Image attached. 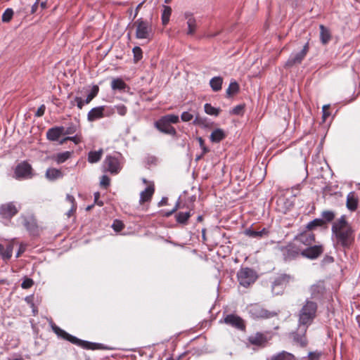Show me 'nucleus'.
I'll return each mask as SVG.
<instances>
[{
    "label": "nucleus",
    "mask_w": 360,
    "mask_h": 360,
    "mask_svg": "<svg viewBox=\"0 0 360 360\" xmlns=\"http://www.w3.org/2000/svg\"><path fill=\"white\" fill-rule=\"evenodd\" d=\"M318 304L316 302L307 298L298 313V323L309 327L316 316Z\"/></svg>",
    "instance_id": "3"
},
{
    "label": "nucleus",
    "mask_w": 360,
    "mask_h": 360,
    "mask_svg": "<svg viewBox=\"0 0 360 360\" xmlns=\"http://www.w3.org/2000/svg\"><path fill=\"white\" fill-rule=\"evenodd\" d=\"M243 109H244L243 105H238L235 106L231 110L230 112H231V114H233V115H239L243 113Z\"/></svg>",
    "instance_id": "54"
},
{
    "label": "nucleus",
    "mask_w": 360,
    "mask_h": 360,
    "mask_svg": "<svg viewBox=\"0 0 360 360\" xmlns=\"http://www.w3.org/2000/svg\"><path fill=\"white\" fill-rule=\"evenodd\" d=\"M21 209V205L17 202H8L0 205V216L3 219H11L16 215Z\"/></svg>",
    "instance_id": "12"
},
{
    "label": "nucleus",
    "mask_w": 360,
    "mask_h": 360,
    "mask_svg": "<svg viewBox=\"0 0 360 360\" xmlns=\"http://www.w3.org/2000/svg\"><path fill=\"white\" fill-rule=\"evenodd\" d=\"M184 18L186 20L188 30L186 32L187 35H193L197 30V22L193 14L191 12L186 11L184 14Z\"/></svg>",
    "instance_id": "20"
},
{
    "label": "nucleus",
    "mask_w": 360,
    "mask_h": 360,
    "mask_svg": "<svg viewBox=\"0 0 360 360\" xmlns=\"http://www.w3.org/2000/svg\"><path fill=\"white\" fill-rule=\"evenodd\" d=\"M324 226L323 221H321V218H316L314 220L309 221L307 226L304 227L305 229L309 230V231H311V229H313L315 227H321Z\"/></svg>",
    "instance_id": "42"
},
{
    "label": "nucleus",
    "mask_w": 360,
    "mask_h": 360,
    "mask_svg": "<svg viewBox=\"0 0 360 360\" xmlns=\"http://www.w3.org/2000/svg\"><path fill=\"white\" fill-rule=\"evenodd\" d=\"M67 141H71L75 144L77 145L82 142V136H81V134L76 133L75 136L65 137L64 139H63L60 141V144H63V143H65Z\"/></svg>",
    "instance_id": "44"
},
{
    "label": "nucleus",
    "mask_w": 360,
    "mask_h": 360,
    "mask_svg": "<svg viewBox=\"0 0 360 360\" xmlns=\"http://www.w3.org/2000/svg\"><path fill=\"white\" fill-rule=\"evenodd\" d=\"M134 60L136 62L139 61L143 58L142 49L139 46H135L132 49Z\"/></svg>",
    "instance_id": "47"
},
{
    "label": "nucleus",
    "mask_w": 360,
    "mask_h": 360,
    "mask_svg": "<svg viewBox=\"0 0 360 360\" xmlns=\"http://www.w3.org/2000/svg\"><path fill=\"white\" fill-rule=\"evenodd\" d=\"M308 328L307 326L298 324L297 330L292 333L294 342L302 347H304L307 344L306 333Z\"/></svg>",
    "instance_id": "18"
},
{
    "label": "nucleus",
    "mask_w": 360,
    "mask_h": 360,
    "mask_svg": "<svg viewBox=\"0 0 360 360\" xmlns=\"http://www.w3.org/2000/svg\"><path fill=\"white\" fill-rule=\"evenodd\" d=\"M225 138L226 134L221 129H216L210 134V140L213 143H219Z\"/></svg>",
    "instance_id": "33"
},
{
    "label": "nucleus",
    "mask_w": 360,
    "mask_h": 360,
    "mask_svg": "<svg viewBox=\"0 0 360 360\" xmlns=\"http://www.w3.org/2000/svg\"><path fill=\"white\" fill-rule=\"evenodd\" d=\"M197 140L202 151H203V153H207L210 151V149L205 145L204 139L202 137H198Z\"/></svg>",
    "instance_id": "55"
},
{
    "label": "nucleus",
    "mask_w": 360,
    "mask_h": 360,
    "mask_svg": "<svg viewBox=\"0 0 360 360\" xmlns=\"http://www.w3.org/2000/svg\"><path fill=\"white\" fill-rule=\"evenodd\" d=\"M309 291L310 292L309 300L322 301L326 297L327 295L325 281L323 280L317 281L315 283L309 287Z\"/></svg>",
    "instance_id": "11"
},
{
    "label": "nucleus",
    "mask_w": 360,
    "mask_h": 360,
    "mask_svg": "<svg viewBox=\"0 0 360 360\" xmlns=\"http://www.w3.org/2000/svg\"><path fill=\"white\" fill-rule=\"evenodd\" d=\"M239 284L245 288L250 286L257 278L256 272L251 268L242 267L237 273Z\"/></svg>",
    "instance_id": "9"
},
{
    "label": "nucleus",
    "mask_w": 360,
    "mask_h": 360,
    "mask_svg": "<svg viewBox=\"0 0 360 360\" xmlns=\"http://www.w3.org/2000/svg\"><path fill=\"white\" fill-rule=\"evenodd\" d=\"M335 212L332 210H323L321 214V219L323 221V224H329L331 222H334V219L335 218Z\"/></svg>",
    "instance_id": "32"
},
{
    "label": "nucleus",
    "mask_w": 360,
    "mask_h": 360,
    "mask_svg": "<svg viewBox=\"0 0 360 360\" xmlns=\"http://www.w3.org/2000/svg\"><path fill=\"white\" fill-rule=\"evenodd\" d=\"M105 105L93 108L87 114L89 122H94L104 117Z\"/></svg>",
    "instance_id": "24"
},
{
    "label": "nucleus",
    "mask_w": 360,
    "mask_h": 360,
    "mask_svg": "<svg viewBox=\"0 0 360 360\" xmlns=\"http://www.w3.org/2000/svg\"><path fill=\"white\" fill-rule=\"evenodd\" d=\"M70 103H71L72 105H74L76 103L77 107L79 110H82L83 106H84V105L85 104V100H83L81 97L76 96L74 98V101H72L70 102Z\"/></svg>",
    "instance_id": "49"
},
{
    "label": "nucleus",
    "mask_w": 360,
    "mask_h": 360,
    "mask_svg": "<svg viewBox=\"0 0 360 360\" xmlns=\"http://www.w3.org/2000/svg\"><path fill=\"white\" fill-rule=\"evenodd\" d=\"M266 360H296L295 356L286 351H282L278 352L270 357L266 359Z\"/></svg>",
    "instance_id": "31"
},
{
    "label": "nucleus",
    "mask_w": 360,
    "mask_h": 360,
    "mask_svg": "<svg viewBox=\"0 0 360 360\" xmlns=\"http://www.w3.org/2000/svg\"><path fill=\"white\" fill-rule=\"evenodd\" d=\"M271 335L269 332H257L256 333L250 335L248 338V342L252 345L259 347H264L267 342L271 340Z\"/></svg>",
    "instance_id": "16"
},
{
    "label": "nucleus",
    "mask_w": 360,
    "mask_h": 360,
    "mask_svg": "<svg viewBox=\"0 0 360 360\" xmlns=\"http://www.w3.org/2000/svg\"><path fill=\"white\" fill-rule=\"evenodd\" d=\"M294 279V277L290 274H279L272 283V288L275 289L276 287L281 288L285 287L291 281Z\"/></svg>",
    "instance_id": "21"
},
{
    "label": "nucleus",
    "mask_w": 360,
    "mask_h": 360,
    "mask_svg": "<svg viewBox=\"0 0 360 360\" xmlns=\"http://www.w3.org/2000/svg\"><path fill=\"white\" fill-rule=\"evenodd\" d=\"M207 118L201 117L198 114H195V119L193 121V124L196 126L207 127Z\"/></svg>",
    "instance_id": "46"
},
{
    "label": "nucleus",
    "mask_w": 360,
    "mask_h": 360,
    "mask_svg": "<svg viewBox=\"0 0 360 360\" xmlns=\"http://www.w3.org/2000/svg\"><path fill=\"white\" fill-rule=\"evenodd\" d=\"M244 234L252 238H262L269 236V230L267 228H263L260 231H255L250 227L244 231Z\"/></svg>",
    "instance_id": "27"
},
{
    "label": "nucleus",
    "mask_w": 360,
    "mask_h": 360,
    "mask_svg": "<svg viewBox=\"0 0 360 360\" xmlns=\"http://www.w3.org/2000/svg\"><path fill=\"white\" fill-rule=\"evenodd\" d=\"M25 248L22 245H20L16 253L15 257H19L25 252Z\"/></svg>",
    "instance_id": "63"
},
{
    "label": "nucleus",
    "mask_w": 360,
    "mask_h": 360,
    "mask_svg": "<svg viewBox=\"0 0 360 360\" xmlns=\"http://www.w3.org/2000/svg\"><path fill=\"white\" fill-rule=\"evenodd\" d=\"M239 90L240 87L238 82L236 80L231 81L226 91V97H231L233 95L236 94Z\"/></svg>",
    "instance_id": "39"
},
{
    "label": "nucleus",
    "mask_w": 360,
    "mask_h": 360,
    "mask_svg": "<svg viewBox=\"0 0 360 360\" xmlns=\"http://www.w3.org/2000/svg\"><path fill=\"white\" fill-rule=\"evenodd\" d=\"M99 87L97 85H94L91 91L87 95L85 99V103H89L98 94Z\"/></svg>",
    "instance_id": "43"
},
{
    "label": "nucleus",
    "mask_w": 360,
    "mask_h": 360,
    "mask_svg": "<svg viewBox=\"0 0 360 360\" xmlns=\"http://www.w3.org/2000/svg\"><path fill=\"white\" fill-rule=\"evenodd\" d=\"M22 224L27 231L32 235L38 231V226L36 219L33 217H22Z\"/></svg>",
    "instance_id": "23"
},
{
    "label": "nucleus",
    "mask_w": 360,
    "mask_h": 360,
    "mask_svg": "<svg viewBox=\"0 0 360 360\" xmlns=\"http://www.w3.org/2000/svg\"><path fill=\"white\" fill-rule=\"evenodd\" d=\"M293 241L298 243L302 248H306L315 243V235L313 232L304 229L303 231L298 233L293 238Z\"/></svg>",
    "instance_id": "13"
},
{
    "label": "nucleus",
    "mask_w": 360,
    "mask_h": 360,
    "mask_svg": "<svg viewBox=\"0 0 360 360\" xmlns=\"http://www.w3.org/2000/svg\"><path fill=\"white\" fill-rule=\"evenodd\" d=\"M193 205H188L186 210H179L174 214V218L177 224L181 226H186L188 224L190 217L193 214Z\"/></svg>",
    "instance_id": "17"
},
{
    "label": "nucleus",
    "mask_w": 360,
    "mask_h": 360,
    "mask_svg": "<svg viewBox=\"0 0 360 360\" xmlns=\"http://www.w3.org/2000/svg\"><path fill=\"white\" fill-rule=\"evenodd\" d=\"M13 243H9L6 248H4V245L0 243V256L1 257L4 261L9 260L12 255L13 251Z\"/></svg>",
    "instance_id": "30"
},
{
    "label": "nucleus",
    "mask_w": 360,
    "mask_h": 360,
    "mask_svg": "<svg viewBox=\"0 0 360 360\" xmlns=\"http://www.w3.org/2000/svg\"><path fill=\"white\" fill-rule=\"evenodd\" d=\"M112 228L116 232H120L124 229V224L122 221L115 219L114 220Z\"/></svg>",
    "instance_id": "50"
},
{
    "label": "nucleus",
    "mask_w": 360,
    "mask_h": 360,
    "mask_svg": "<svg viewBox=\"0 0 360 360\" xmlns=\"http://www.w3.org/2000/svg\"><path fill=\"white\" fill-rule=\"evenodd\" d=\"M181 197H179L177 201L175 203L174 207L172 209L175 213L177 212V210H182L186 208V206L188 205H186L185 203H182L181 202Z\"/></svg>",
    "instance_id": "53"
},
{
    "label": "nucleus",
    "mask_w": 360,
    "mask_h": 360,
    "mask_svg": "<svg viewBox=\"0 0 360 360\" xmlns=\"http://www.w3.org/2000/svg\"><path fill=\"white\" fill-rule=\"evenodd\" d=\"M64 176V174L60 169L54 167H49L46 169L45 173V177L50 181H54L59 179H62Z\"/></svg>",
    "instance_id": "28"
},
{
    "label": "nucleus",
    "mask_w": 360,
    "mask_h": 360,
    "mask_svg": "<svg viewBox=\"0 0 360 360\" xmlns=\"http://www.w3.org/2000/svg\"><path fill=\"white\" fill-rule=\"evenodd\" d=\"M155 193V185L153 182L150 184L140 193L139 203L141 205L150 202Z\"/></svg>",
    "instance_id": "22"
},
{
    "label": "nucleus",
    "mask_w": 360,
    "mask_h": 360,
    "mask_svg": "<svg viewBox=\"0 0 360 360\" xmlns=\"http://www.w3.org/2000/svg\"><path fill=\"white\" fill-rule=\"evenodd\" d=\"M195 116V114L191 113L188 111H184L181 115V120L183 122H189Z\"/></svg>",
    "instance_id": "52"
},
{
    "label": "nucleus",
    "mask_w": 360,
    "mask_h": 360,
    "mask_svg": "<svg viewBox=\"0 0 360 360\" xmlns=\"http://www.w3.org/2000/svg\"><path fill=\"white\" fill-rule=\"evenodd\" d=\"M115 111L121 116H124L127 112V107L123 104H120L114 106Z\"/></svg>",
    "instance_id": "48"
},
{
    "label": "nucleus",
    "mask_w": 360,
    "mask_h": 360,
    "mask_svg": "<svg viewBox=\"0 0 360 360\" xmlns=\"http://www.w3.org/2000/svg\"><path fill=\"white\" fill-rule=\"evenodd\" d=\"M224 323L229 326L236 328L238 330H244L245 325L241 317L238 315L230 314L226 315L224 320Z\"/></svg>",
    "instance_id": "19"
},
{
    "label": "nucleus",
    "mask_w": 360,
    "mask_h": 360,
    "mask_svg": "<svg viewBox=\"0 0 360 360\" xmlns=\"http://www.w3.org/2000/svg\"><path fill=\"white\" fill-rule=\"evenodd\" d=\"M115 113V108L114 107H106L105 106L104 110V117H110V115H113Z\"/></svg>",
    "instance_id": "58"
},
{
    "label": "nucleus",
    "mask_w": 360,
    "mask_h": 360,
    "mask_svg": "<svg viewBox=\"0 0 360 360\" xmlns=\"http://www.w3.org/2000/svg\"><path fill=\"white\" fill-rule=\"evenodd\" d=\"M103 154V150L100 149L99 150H91L88 153V162L90 163H96L101 159Z\"/></svg>",
    "instance_id": "37"
},
{
    "label": "nucleus",
    "mask_w": 360,
    "mask_h": 360,
    "mask_svg": "<svg viewBox=\"0 0 360 360\" xmlns=\"http://www.w3.org/2000/svg\"><path fill=\"white\" fill-rule=\"evenodd\" d=\"M309 49V41L304 45L302 49L296 53H291L288 60L285 62V67L291 68L297 64H300L305 56H307Z\"/></svg>",
    "instance_id": "15"
},
{
    "label": "nucleus",
    "mask_w": 360,
    "mask_h": 360,
    "mask_svg": "<svg viewBox=\"0 0 360 360\" xmlns=\"http://www.w3.org/2000/svg\"><path fill=\"white\" fill-rule=\"evenodd\" d=\"M359 198L354 191L349 192L347 195L346 207L350 212H354L358 208Z\"/></svg>",
    "instance_id": "25"
},
{
    "label": "nucleus",
    "mask_w": 360,
    "mask_h": 360,
    "mask_svg": "<svg viewBox=\"0 0 360 360\" xmlns=\"http://www.w3.org/2000/svg\"><path fill=\"white\" fill-rule=\"evenodd\" d=\"M127 87V84L121 78L113 79L111 82V88L112 90L124 91Z\"/></svg>",
    "instance_id": "38"
},
{
    "label": "nucleus",
    "mask_w": 360,
    "mask_h": 360,
    "mask_svg": "<svg viewBox=\"0 0 360 360\" xmlns=\"http://www.w3.org/2000/svg\"><path fill=\"white\" fill-rule=\"evenodd\" d=\"M171 15L172 8L169 6L162 5L161 20L163 25H167L168 24Z\"/></svg>",
    "instance_id": "35"
},
{
    "label": "nucleus",
    "mask_w": 360,
    "mask_h": 360,
    "mask_svg": "<svg viewBox=\"0 0 360 360\" xmlns=\"http://www.w3.org/2000/svg\"><path fill=\"white\" fill-rule=\"evenodd\" d=\"M66 199H67L68 201H69L72 204V205H76L75 199L73 195L68 194L66 195Z\"/></svg>",
    "instance_id": "64"
},
{
    "label": "nucleus",
    "mask_w": 360,
    "mask_h": 360,
    "mask_svg": "<svg viewBox=\"0 0 360 360\" xmlns=\"http://www.w3.org/2000/svg\"><path fill=\"white\" fill-rule=\"evenodd\" d=\"M72 155L70 151H65L56 154L52 157V159L58 165L62 164L67 161Z\"/></svg>",
    "instance_id": "34"
},
{
    "label": "nucleus",
    "mask_w": 360,
    "mask_h": 360,
    "mask_svg": "<svg viewBox=\"0 0 360 360\" xmlns=\"http://www.w3.org/2000/svg\"><path fill=\"white\" fill-rule=\"evenodd\" d=\"M13 14H14V12H13V10L11 8H8L5 10V11L4 12L3 15H2V17H1V20L3 22H9L13 16Z\"/></svg>",
    "instance_id": "45"
},
{
    "label": "nucleus",
    "mask_w": 360,
    "mask_h": 360,
    "mask_svg": "<svg viewBox=\"0 0 360 360\" xmlns=\"http://www.w3.org/2000/svg\"><path fill=\"white\" fill-rule=\"evenodd\" d=\"M278 249L281 252L285 262L295 260L301 256V246L295 242L289 243L286 245L279 246Z\"/></svg>",
    "instance_id": "7"
},
{
    "label": "nucleus",
    "mask_w": 360,
    "mask_h": 360,
    "mask_svg": "<svg viewBox=\"0 0 360 360\" xmlns=\"http://www.w3.org/2000/svg\"><path fill=\"white\" fill-rule=\"evenodd\" d=\"M79 129V125L74 124L72 122L69 123L68 126L66 127V129L64 128V133L65 135H71L77 133L78 130Z\"/></svg>",
    "instance_id": "41"
},
{
    "label": "nucleus",
    "mask_w": 360,
    "mask_h": 360,
    "mask_svg": "<svg viewBox=\"0 0 360 360\" xmlns=\"http://www.w3.org/2000/svg\"><path fill=\"white\" fill-rule=\"evenodd\" d=\"M63 133L64 127L63 126L54 127L48 129L46 131V138L51 141H57Z\"/></svg>",
    "instance_id": "26"
},
{
    "label": "nucleus",
    "mask_w": 360,
    "mask_h": 360,
    "mask_svg": "<svg viewBox=\"0 0 360 360\" xmlns=\"http://www.w3.org/2000/svg\"><path fill=\"white\" fill-rule=\"evenodd\" d=\"M248 310L250 316L255 320L271 319L279 314V311H269L259 303L250 304Z\"/></svg>",
    "instance_id": "6"
},
{
    "label": "nucleus",
    "mask_w": 360,
    "mask_h": 360,
    "mask_svg": "<svg viewBox=\"0 0 360 360\" xmlns=\"http://www.w3.org/2000/svg\"><path fill=\"white\" fill-rule=\"evenodd\" d=\"M320 354L315 353V352H310L309 354V358L310 360H318L319 359Z\"/></svg>",
    "instance_id": "61"
},
{
    "label": "nucleus",
    "mask_w": 360,
    "mask_h": 360,
    "mask_svg": "<svg viewBox=\"0 0 360 360\" xmlns=\"http://www.w3.org/2000/svg\"><path fill=\"white\" fill-rule=\"evenodd\" d=\"M328 109H329V105H323L322 108L323 120H326V118L330 115V113L328 111Z\"/></svg>",
    "instance_id": "60"
},
{
    "label": "nucleus",
    "mask_w": 360,
    "mask_h": 360,
    "mask_svg": "<svg viewBox=\"0 0 360 360\" xmlns=\"http://www.w3.org/2000/svg\"><path fill=\"white\" fill-rule=\"evenodd\" d=\"M323 246L322 245H311L306 248L301 246V256L309 259H316L323 252Z\"/></svg>",
    "instance_id": "14"
},
{
    "label": "nucleus",
    "mask_w": 360,
    "mask_h": 360,
    "mask_svg": "<svg viewBox=\"0 0 360 360\" xmlns=\"http://www.w3.org/2000/svg\"><path fill=\"white\" fill-rule=\"evenodd\" d=\"M168 204V198L167 197H162L160 201L158 202V206L162 207Z\"/></svg>",
    "instance_id": "62"
},
{
    "label": "nucleus",
    "mask_w": 360,
    "mask_h": 360,
    "mask_svg": "<svg viewBox=\"0 0 360 360\" xmlns=\"http://www.w3.org/2000/svg\"><path fill=\"white\" fill-rule=\"evenodd\" d=\"M319 30H320V41L321 44L326 45L329 43V41L331 40L332 35L330 30L325 27L323 25H319Z\"/></svg>",
    "instance_id": "29"
},
{
    "label": "nucleus",
    "mask_w": 360,
    "mask_h": 360,
    "mask_svg": "<svg viewBox=\"0 0 360 360\" xmlns=\"http://www.w3.org/2000/svg\"><path fill=\"white\" fill-rule=\"evenodd\" d=\"M134 25L136 27V38L138 39H150L152 36V27L150 22L142 18L137 19Z\"/></svg>",
    "instance_id": "8"
},
{
    "label": "nucleus",
    "mask_w": 360,
    "mask_h": 360,
    "mask_svg": "<svg viewBox=\"0 0 360 360\" xmlns=\"http://www.w3.org/2000/svg\"><path fill=\"white\" fill-rule=\"evenodd\" d=\"M100 193L98 191L97 192H95L94 193V203L100 207L103 206V202L102 200H100L99 198H100Z\"/></svg>",
    "instance_id": "57"
},
{
    "label": "nucleus",
    "mask_w": 360,
    "mask_h": 360,
    "mask_svg": "<svg viewBox=\"0 0 360 360\" xmlns=\"http://www.w3.org/2000/svg\"><path fill=\"white\" fill-rule=\"evenodd\" d=\"M51 328L53 331L58 335V338L65 340L73 345L80 347L82 349L89 350L107 349V347L101 343L91 342L86 340L79 339L78 338L71 334H69L65 330H63L56 324H53L51 326Z\"/></svg>",
    "instance_id": "2"
},
{
    "label": "nucleus",
    "mask_w": 360,
    "mask_h": 360,
    "mask_svg": "<svg viewBox=\"0 0 360 360\" xmlns=\"http://www.w3.org/2000/svg\"><path fill=\"white\" fill-rule=\"evenodd\" d=\"M110 179L107 175H103L101 176L100 184L102 186L107 188L110 186Z\"/></svg>",
    "instance_id": "56"
},
{
    "label": "nucleus",
    "mask_w": 360,
    "mask_h": 360,
    "mask_svg": "<svg viewBox=\"0 0 360 360\" xmlns=\"http://www.w3.org/2000/svg\"><path fill=\"white\" fill-rule=\"evenodd\" d=\"M123 157L119 153L113 155H106L103 162V171L112 175L119 174L123 167Z\"/></svg>",
    "instance_id": "5"
},
{
    "label": "nucleus",
    "mask_w": 360,
    "mask_h": 360,
    "mask_svg": "<svg viewBox=\"0 0 360 360\" xmlns=\"http://www.w3.org/2000/svg\"><path fill=\"white\" fill-rule=\"evenodd\" d=\"M223 79L221 77H214L210 81V85L212 89L217 92L221 89Z\"/></svg>",
    "instance_id": "36"
},
{
    "label": "nucleus",
    "mask_w": 360,
    "mask_h": 360,
    "mask_svg": "<svg viewBox=\"0 0 360 360\" xmlns=\"http://www.w3.org/2000/svg\"><path fill=\"white\" fill-rule=\"evenodd\" d=\"M204 110L206 114L217 117L219 115L221 109L219 108H215L210 103H207L204 105Z\"/></svg>",
    "instance_id": "40"
},
{
    "label": "nucleus",
    "mask_w": 360,
    "mask_h": 360,
    "mask_svg": "<svg viewBox=\"0 0 360 360\" xmlns=\"http://www.w3.org/2000/svg\"><path fill=\"white\" fill-rule=\"evenodd\" d=\"M32 167L26 160L18 163L13 172V178L17 180L31 179L33 176Z\"/></svg>",
    "instance_id": "10"
},
{
    "label": "nucleus",
    "mask_w": 360,
    "mask_h": 360,
    "mask_svg": "<svg viewBox=\"0 0 360 360\" xmlns=\"http://www.w3.org/2000/svg\"><path fill=\"white\" fill-rule=\"evenodd\" d=\"M34 285V281L32 278L25 277L22 283H21V287L23 289H29Z\"/></svg>",
    "instance_id": "51"
},
{
    "label": "nucleus",
    "mask_w": 360,
    "mask_h": 360,
    "mask_svg": "<svg viewBox=\"0 0 360 360\" xmlns=\"http://www.w3.org/2000/svg\"><path fill=\"white\" fill-rule=\"evenodd\" d=\"M45 110H46V107L44 104H42L37 110V112H35V116L36 117H41L44 115V112H45Z\"/></svg>",
    "instance_id": "59"
},
{
    "label": "nucleus",
    "mask_w": 360,
    "mask_h": 360,
    "mask_svg": "<svg viewBox=\"0 0 360 360\" xmlns=\"http://www.w3.org/2000/svg\"><path fill=\"white\" fill-rule=\"evenodd\" d=\"M180 121L179 117L174 114H167L160 117L154 122L155 128L160 132L168 134L172 136H176L177 134L176 129L172 126L173 124H177Z\"/></svg>",
    "instance_id": "4"
},
{
    "label": "nucleus",
    "mask_w": 360,
    "mask_h": 360,
    "mask_svg": "<svg viewBox=\"0 0 360 360\" xmlns=\"http://www.w3.org/2000/svg\"><path fill=\"white\" fill-rule=\"evenodd\" d=\"M331 240L335 250L345 254L354 245L355 231L345 215L332 223Z\"/></svg>",
    "instance_id": "1"
}]
</instances>
